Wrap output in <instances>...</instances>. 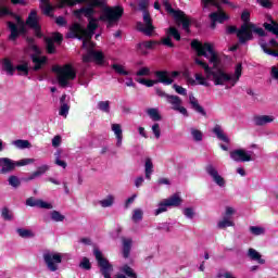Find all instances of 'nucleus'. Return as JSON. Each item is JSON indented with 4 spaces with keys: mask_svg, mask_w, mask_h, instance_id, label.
<instances>
[{
    "mask_svg": "<svg viewBox=\"0 0 278 278\" xmlns=\"http://www.w3.org/2000/svg\"><path fill=\"white\" fill-rule=\"evenodd\" d=\"M191 49L197 51L198 55H203L206 58L213 67H210L207 63L201 61L200 59H195V64L201 66L204 70L203 74H195V80L188 76V72H185V77H187L189 84L191 86H205L206 88L210 87V81H213L214 86H226V89L233 88L239 81L240 77H242V63H238L235 66L233 74H227L226 72L220 68V56L214 50V45L210 42L201 43L198 40L191 41ZM208 79V81H207Z\"/></svg>",
    "mask_w": 278,
    "mask_h": 278,
    "instance_id": "nucleus-1",
    "label": "nucleus"
},
{
    "mask_svg": "<svg viewBox=\"0 0 278 278\" xmlns=\"http://www.w3.org/2000/svg\"><path fill=\"white\" fill-rule=\"evenodd\" d=\"M74 15L76 18H81V16H86L89 20L87 29L81 28V25L78 23L73 24L70 27V34L67 35L68 38H78L83 40V47H92V37L94 36V31L97 27H99V20L92 17L94 15V8H81L74 11Z\"/></svg>",
    "mask_w": 278,
    "mask_h": 278,
    "instance_id": "nucleus-2",
    "label": "nucleus"
},
{
    "mask_svg": "<svg viewBox=\"0 0 278 278\" xmlns=\"http://www.w3.org/2000/svg\"><path fill=\"white\" fill-rule=\"evenodd\" d=\"M156 80H151L147 78H138V84L147 86V88H153L155 84H164V86H170L174 79L179 77V72H167V71H156L155 72Z\"/></svg>",
    "mask_w": 278,
    "mask_h": 278,
    "instance_id": "nucleus-3",
    "label": "nucleus"
},
{
    "mask_svg": "<svg viewBox=\"0 0 278 278\" xmlns=\"http://www.w3.org/2000/svg\"><path fill=\"white\" fill-rule=\"evenodd\" d=\"M250 29L254 31V34H257V36H261L260 39V47L266 53L267 55H271L273 58L278 56V43L275 41V39H266V30L264 28H255V26L251 25Z\"/></svg>",
    "mask_w": 278,
    "mask_h": 278,
    "instance_id": "nucleus-4",
    "label": "nucleus"
},
{
    "mask_svg": "<svg viewBox=\"0 0 278 278\" xmlns=\"http://www.w3.org/2000/svg\"><path fill=\"white\" fill-rule=\"evenodd\" d=\"M54 73L58 75L59 85L62 88H66L71 85V81L77 77V73L71 65L55 66L53 67Z\"/></svg>",
    "mask_w": 278,
    "mask_h": 278,
    "instance_id": "nucleus-5",
    "label": "nucleus"
},
{
    "mask_svg": "<svg viewBox=\"0 0 278 278\" xmlns=\"http://www.w3.org/2000/svg\"><path fill=\"white\" fill-rule=\"evenodd\" d=\"M140 10H143V23L138 22L137 23V29L138 31H142L146 36H151L153 34V22L151 20V15L149 14V11H147V8H149V0H141L139 2Z\"/></svg>",
    "mask_w": 278,
    "mask_h": 278,
    "instance_id": "nucleus-6",
    "label": "nucleus"
},
{
    "mask_svg": "<svg viewBox=\"0 0 278 278\" xmlns=\"http://www.w3.org/2000/svg\"><path fill=\"white\" fill-rule=\"evenodd\" d=\"M251 18V13L249 11H243L241 14V20L243 21V25L237 33V38L241 45L248 42V40H253V33L251 31V25H249V21Z\"/></svg>",
    "mask_w": 278,
    "mask_h": 278,
    "instance_id": "nucleus-7",
    "label": "nucleus"
},
{
    "mask_svg": "<svg viewBox=\"0 0 278 278\" xmlns=\"http://www.w3.org/2000/svg\"><path fill=\"white\" fill-rule=\"evenodd\" d=\"M93 255L98 262L101 275L104 278H112V273H114V266L110 263V261L103 257V253L100 252V250L97 248L93 250Z\"/></svg>",
    "mask_w": 278,
    "mask_h": 278,
    "instance_id": "nucleus-8",
    "label": "nucleus"
},
{
    "mask_svg": "<svg viewBox=\"0 0 278 278\" xmlns=\"http://www.w3.org/2000/svg\"><path fill=\"white\" fill-rule=\"evenodd\" d=\"M123 16V8L115 7L110 8L105 7L103 9L102 16L99 17V21H105L108 24V27H112L114 23H117V21Z\"/></svg>",
    "mask_w": 278,
    "mask_h": 278,
    "instance_id": "nucleus-9",
    "label": "nucleus"
},
{
    "mask_svg": "<svg viewBox=\"0 0 278 278\" xmlns=\"http://www.w3.org/2000/svg\"><path fill=\"white\" fill-rule=\"evenodd\" d=\"M43 262L51 273H55L60 264H62V254L55 252H47L43 254Z\"/></svg>",
    "mask_w": 278,
    "mask_h": 278,
    "instance_id": "nucleus-10",
    "label": "nucleus"
},
{
    "mask_svg": "<svg viewBox=\"0 0 278 278\" xmlns=\"http://www.w3.org/2000/svg\"><path fill=\"white\" fill-rule=\"evenodd\" d=\"M83 49H87V54L83 56V62H97V64H103V52L94 51L93 42H91V46L87 45V47H83Z\"/></svg>",
    "mask_w": 278,
    "mask_h": 278,
    "instance_id": "nucleus-11",
    "label": "nucleus"
},
{
    "mask_svg": "<svg viewBox=\"0 0 278 278\" xmlns=\"http://www.w3.org/2000/svg\"><path fill=\"white\" fill-rule=\"evenodd\" d=\"M165 9L169 14H173L177 21V23L182 24V29L185 31H190V18L184 13V11H176L173 9V7L169 4L165 5Z\"/></svg>",
    "mask_w": 278,
    "mask_h": 278,
    "instance_id": "nucleus-12",
    "label": "nucleus"
},
{
    "mask_svg": "<svg viewBox=\"0 0 278 278\" xmlns=\"http://www.w3.org/2000/svg\"><path fill=\"white\" fill-rule=\"evenodd\" d=\"M253 151H245L244 149H237L230 152V157L233 162H251L253 159Z\"/></svg>",
    "mask_w": 278,
    "mask_h": 278,
    "instance_id": "nucleus-13",
    "label": "nucleus"
},
{
    "mask_svg": "<svg viewBox=\"0 0 278 278\" xmlns=\"http://www.w3.org/2000/svg\"><path fill=\"white\" fill-rule=\"evenodd\" d=\"M206 173L207 175H210V177H212L214 184H216V186H218L219 188H225V186H227V181L223 176H220V174H218V169H216L214 165H207Z\"/></svg>",
    "mask_w": 278,
    "mask_h": 278,
    "instance_id": "nucleus-14",
    "label": "nucleus"
},
{
    "mask_svg": "<svg viewBox=\"0 0 278 278\" xmlns=\"http://www.w3.org/2000/svg\"><path fill=\"white\" fill-rule=\"evenodd\" d=\"M166 101L172 105V110H175L176 112H179L182 114V116H188V110L186 108L181 106V98L178 96H166Z\"/></svg>",
    "mask_w": 278,
    "mask_h": 278,
    "instance_id": "nucleus-15",
    "label": "nucleus"
},
{
    "mask_svg": "<svg viewBox=\"0 0 278 278\" xmlns=\"http://www.w3.org/2000/svg\"><path fill=\"white\" fill-rule=\"evenodd\" d=\"M26 25L34 29L38 38L42 37V33H40V25L38 24V13L36 12V10L30 11L26 20Z\"/></svg>",
    "mask_w": 278,
    "mask_h": 278,
    "instance_id": "nucleus-16",
    "label": "nucleus"
},
{
    "mask_svg": "<svg viewBox=\"0 0 278 278\" xmlns=\"http://www.w3.org/2000/svg\"><path fill=\"white\" fill-rule=\"evenodd\" d=\"M0 166H2L0 169L1 175H8L16 170V161L9 157H0Z\"/></svg>",
    "mask_w": 278,
    "mask_h": 278,
    "instance_id": "nucleus-17",
    "label": "nucleus"
},
{
    "mask_svg": "<svg viewBox=\"0 0 278 278\" xmlns=\"http://www.w3.org/2000/svg\"><path fill=\"white\" fill-rule=\"evenodd\" d=\"M210 18L212 21L211 27L212 29H215L216 23H225V21H229V15L225 14L223 11H218L211 13Z\"/></svg>",
    "mask_w": 278,
    "mask_h": 278,
    "instance_id": "nucleus-18",
    "label": "nucleus"
},
{
    "mask_svg": "<svg viewBox=\"0 0 278 278\" xmlns=\"http://www.w3.org/2000/svg\"><path fill=\"white\" fill-rule=\"evenodd\" d=\"M53 42H58V45L62 42V35H60V33H55L52 37L46 38V47H47L48 53L55 52V43Z\"/></svg>",
    "mask_w": 278,
    "mask_h": 278,
    "instance_id": "nucleus-19",
    "label": "nucleus"
},
{
    "mask_svg": "<svg viewBox=\"0 0 278 278\" xmlns=\"http://www.w3.org/2000/svg\"><path fill=\"white\" fill-rule=\"evenodd\" d=\"M111 131H113L116 138V147L121 149L123 147V126L121 124H112Z\"/></svg>",
    "mask_w": 278,
    "mask_h": 278,
    "instance_id": "nucleus-20",
    "label": "nucleus"
},
{
    "mask_svg": "<svg viewBox=\"0 0 278 278\" xmlns=\"http://www.w3.org/2000/svg\"><path fill=\"white\" fill-rule=\"evenodd\" d=\"M253 121L257 127H264V125L275 123V116L274 115H256L254 116Z\"/></svg>",
    "mask_w": 278,
    "mask_h": 278,
    "instance_id": "nucleus-21",
    "label": "nucleus"
},
{
    "mask_svg": "<svg viewBox=\"0 0 278 278\" xmlns=\"http://www.w3.org/2000/svg\"><path fill=\"white\" fill-rule=\"evenodd\" d=\"M119 270L123 274H117L116 278H138V274L129 265L122 266Z\"/></svg>",
    "mask_w": 278,
    "mask_h": 278,
    "instance_id": "nucleus-22",
    "label": "nucleus"
},
{
    "mask_svg": "<svg viewBox=\"0 0 278 278\" xmlns=\"http://www.w3.org/2000/svg\"><path fill=\"white\" fill-rule=\"evenodd\" d=\"M189 103L194 112H198V114H201L202 116H206L207 113L205 112V109L199 104V100H197L193 94L189 96Z\"/></svg>",
    "mask_w": 278,
    "mask_h": 278,
    "instance_id": "nucleus-23",
    "label": "nucleus"
},
{
    "mask_svg": "<svg viewBox=\"0 0 278 278\" xmlns=\"http://www.w3.org/2000/svg\"><path fill=\"white\" fill-rule=\"evenodd\" d=\"M213 134H215L216 138H218L222 142H226L227 144H229V137L225 135V130H223L222 125H215L213 128Z\"/></svg>",
    "mask_w": 278,
    "mask_h": 278,
    "instance_id": "nucleus-24",
    "label": "nucleus"
},
{
    "mask_svg": "<svg viewBox=\"0 0 278 278\" xmlns=\"http://www.w3.org/2000/svg\"><path fill=\"white\" fill-rule=\"evenodd\" d=\"M248 257L257 264H266V260L262 258V254L257 250L250 248L248 250Z\"/></svg>",
    "mask_w": 278,
    "mask_h": 278,
    "instance_id": "nucleus-25",
    "label": "nucleus"
},
{
    "mask_svg": "<svg viewBox=\"0 0 278 278\" xmlns=\"http://www.w3.org/2000/svg\"><path fill=\"white\" fill-rule=\"evenodd\" d=\"M2 71L7 73V75H14V71H16V67H14V64H12V61L8 58L2 60Z\"/></svg>",
    "mask_w": 278,
    "mask_h": 278,
    "instance_id": "nucleus-26",
    "label": "nucleus"
},
{
    "mask_svg": "<svg viewBox=\"0 0 278 278\" xmlns=\"http://www.w3.org/2000/svg\"><path fill=\"white\" fill-rule=\"evenodd\" d=\"M122 242H123V257L127 258L129 257V253H131V244L134 241L131 240V238H123Z\"/></svg>",
    "mask_w": 278,
    "mask_h": 278,
    "instance_id": "nucleus-27",
    "label": "nucleus"
},
{
    "mask_svg": "<svg viewBox=\"0 0 278 278\" xmlns=\"http://www.w3.org/2000/svg\"><path fill=\"white\" fill-rule=\"evenodd\" d=\"M31 60L35 64L33 67V71H40L45 64H47V58L46 56H38V55H33Z\"/></svg>",
    "mask_w": 278,
    "mask_h": 278,
    "instance_id": "nucleus-28",
    "label": "nucleus"
},
{
    "mask_svg": "<svg viewBox=\"0 0 278 278\" xmlns=\"http://www.w3.org/2000/svg\"><path fill=\"white\" fill-rule=\"evenodd\" d=\"M165 202L167 203L168 207H179V205H181L182 200L179 197V194L175 193L168 199H165Z\"/></svg>",
    "mask_w": 278,
    "mask_h": 278,
    "instance_id": "nucleus-29",
    "label": "nucleus"
},
{
    "mask_svg": "<svg viewBox=\"0 0 278 278\" xmlns=\"http://www.w3.org/2000/svg\"><path fill=\"white\" fill-rule=\"evenodd\" d=\"M263 27L266 29V31H270V34L278 36V23L274 20H269V23L265 22Z\"/></svg>",
    "mask_w": 278,
    "mask_h": 278,
    "instance_id": "nucleus-30",
    "label": "nucleus"
},
{
    "mask_svg": "<svg viewBox=\"0 0 278 278\" xmlns=\"http://www.w3.org/2000/svg\"><path fill=\"white\" fill-rule=\"evenodd\" d=\"M11 144H13V147H15L16 149H31V143L29 142V140H25V139H17L11 142Z\"/></svg>",
    "mask_w": 278,
    "mask_h": 278,
    "instance_id": "nucleus-31",
    "label": "nucleus"
},
{
    "mask_svg": "<svg viewBox=\"0 0 278 278\" xmlns=\"http://www.w3.org/2000/svg\"><path fill=\"white\" fill-rule=\"evenodd\" d=\"M202 1L204 4V8H207L208 5H216L218 8L220 3H225L226 5H230V8H233V4L228 0H202Z\"/></svg>",
    "mask_w": 278,
    "mask_h": 278,
    "instance_id": "nucleus-32",
    "label": "nucleus"
},
{
    "mask_svg": "<svg viewBox=\"0 0 278 278\" xmlns=\"http://www.w3.org/2000/svg\"><path fill=\"white\" fill-rule=\"evenodd\" d=\"M39 1H40V8L43 14H46V16H51V12L53 10V5H51V2H49V0H39Z\"/></svg>",
    "mask_w": 278,
    "mask_h": 278,
    "instance_id": "nucleus-33",
    "label": "nucleus"
},
{
    "mask_svg": "<svg viewBox=\"0 0 278 278\" xmlns=\"http://www.w3.org/2000/svg\"><path fill=\"white\" fill-rule=\"evenodd\" d=\"M144 173H146V179L151 181V175H153V161H151V159L146 160Z\"/></svg>",
    "mask_w": 278,
    "mask_h": 278,
    "instance_id": "nucleus-34",
    "label": "nucleus"
},
{
    "mask_svg": "<svg viewBox=\"0 0 278 278\" xmlns=\"http://www.w3.org/2000/svg\"><path fill=\"white\" fill-rule=\"evenodd\" d=\"M8 27L11 31V35L9 36V38L11 40H16L18 38V26H16V24L12 23V22H8Z\"/></svg>",
    "mask_w": 278,
    "mask_h": 278,
    "instance_id": "nucleus-35",
    "label": "nucleus"
},
{
    "mask_svg": "<svg viewBox=\"0 0 278 278\" xmlns=\"http://www.w3.org/2000/svg\"><path fill=\"white\" fill-rule=\"evenodd\" d=\"M15 71H17L20 75L27 77V75H29V64L27 62H23L15 66Z\"/></svg>",
    "mask_w": 278,
    "mask_h": 278,
    "instance_id": "nucleus-36",
    "label": "nucleus"
},
{
    "mask_svg": "<svg viewBox=\"0 0 278 278\" xmlns=\"http://www.w3.org/2000/svg\"><path fill=\"white\" fill-rule=\"evenodd\" d=\"M168 204L166 200H163L159 203L157 208L153 211L154 216H160V214H164V212H167Z\"/></svg>",
    "mask_w": 278,
    "mask_h": 278,
    "instance_id": "nucleus-37",
    "label": "nucleus"
},
{
    "mask_svg": "<svg viewBox=\"0 0 278 278\" xmlns=\"http://www.w3.org/2000/svg\"><path fill=\"white\" fill-rule=\"evenodd\" d=\"M227 227H236V223L222 217V219L217 222V229H227Z\"/></svg>",
    "mask_w": 278,
    "mask_h": 278,
    "instance_id": "nucleus-38",
    "label": "nucleus"
},
{
    "mask_svg": "<svg viewBox=\"0 0 278 278\" xmlns=\"http://www.w3.org/2000/svg\"><path fill=\"white\" fill-rule=\"evenodd\" d=\"M99 205H101V207H112L114 205V195L109 194L103 200H100Z\"/></svg>",
    "mask_w": 278,
    "mask_h": 278,
    "instance_id": "nucleus-39",
    "label": "nucleus"
},
{
    "mask_svg": "<svg viewBox=\"0 0 278 278\" xmlns=\"http://www.w3.org/2000/svg\"><path fill=\"white\" fill-rule=\"evenodd\" d=\"M249 231L252 236H264L266 233V228L262 226H250Z\"/></svg>",
    "mask_w": 278,
    "mask_h": 278,
    "instance_id": "nucleus-40",
    "label": "nucleus"
},
{
    "mask_svg": "<svg viewBox=\"0 0 278 278\" xmlns=\"http://www.w3.org/2000/svg\"><path fill=\"white\" fill-rule=\"evenodd\" d=\"M147 114L154 122L162 121V115H160V111L157 109H148Z\"/></svg>",
    "mask_w": 278,
    "mask_h": 278,
    "instance_id": "nucleus-41",
    "label": "nucleus"
},
{
    "mask_svg": "<svg viewBox=\"0 0 278 278\" xmlns=\"http://www.w3.org/2000/svg\"><path fill=\"white\" fill-rule=\"evenodd\" d=\"M111 68H113V71L117 74V75H123V76H127L129 75V73L127 72V70H125V66L115 63L111 66Z\"/></svg>",
    "mask_w": 278,
    "mask_h": 278,
    "instance_id": "nucleus-42",
    "label": "nucleus"
},
{
    "mask_svg": "<svg viewBox=\"0 0 278 278\" xmlns=\"http://www.w3.org/2000/svg\"><path fill=\"white\" fill-rule=\"evenodd\" d=\"M1 216L3 220H14V214L7 206L1 208Z\"/></svg>",
    "mask_w": 278,
    "mask_h": 278,
    "instance_id": "nucleus-43",
    "label": "nucleus"
},
{
    "mask_svg": "<svg viewBox=\"0 0 278 278\" xmlns=\"http://www.w3.org/2000/svg\"><path fill=\"white\" fill-rule=\"evenodd\" d=\"M233 214H236V208L231 206H226V211L223 214V217L225 220H233Z\"/></svg>",
    "mask_w": 278,
    "mask_h": 278,
    "instance_id": "nucleus-44",
    "label": "nucleus"
},
{
    "mask_svg": "<svg viewBox=\"0 0 278 278\" xmlns=\"http://www.w3.org/2000/svg\"><path fill=\"white\" fill-rule=\"evenodd\" d=\"M51 219L54 223H63L64 218H66L64 215H62L59 211H52L50 213Z\"/></svg>",
    "mask_w": 278,
    "mask_h": 278,
    "instance_id": "nucleus-45",
    "label": "nucleus"
},
{
    "mask_svg": "<svg viewBox=\"0 0 278 278\" xmlns=\"http://www.w3.org/2000/svg\"><path fill=\"white\" fill-rule=\"evenodd\" d=\"M142 216H144V212H142V208H136L132 212V220L134 223H140V220H142Z\"/></svg>",
    "mask_w": 278,
    "mask_h": 278,
    "instance_id": "nucleus-46",
    "label": "nucleus"
},
{
    "mask_svg": "<svg viewBox=\"0 0 278 278\" xmlns=\"http://www.w3.org/2000/svg\"><path fill=\"white\" fill-rule=\"evenodd\" d=\"M17 233L20 238H34V232L25 228H17Z\"/></svg>",
    "mask_w": 278,
    "mask_h": 278,
    "instance_id": "nucleus-47",
    "label": "nucleus"
},
{
    "mask_svg": "<svg viewBox=\"0 0 278 278\" xmlns=\"http://www.w3.org/2000/svg\"><path fill=\"white\" fill-rule=\"evenodd\" d=\"M9 181V186H11L12 188H18L21 186V178H18L17 176L11 175L8 178Z\"/></svg>",
    "mask_w": 278,
    "mask_h": 278,
    "instance_id": "nucleus-48",
    "label": "nucleus"
},
{
    "mask_svg": "<svg viewBox=\"0 0 278 278\" xmlns=\"http://www.w3.org/2000/svg\"><path fill=\"white\" fill-rule=\"evenodd\" d=\"M167 36L175 38L177 41L181 40V35L179 34V30L175 27H169L167 29Z\"/></svg>",
    "mask_w": 278,
    "mask_h": 278,
    "instance_id": "nucleus-49",
    "label": "nucleus"
},
{
    "mask_svg": "<svg viewBox=\"0 0 278 278\" xmlns=\"http://www.w3.org/2000/svg\"><path fill=\"white\" fill-rule=\"evenodd\" d=\"M155 45H157L156 41L150 40V41H143L141 43H138L137 49L139 51H142V47H144L146 49H153V47H155Z\"/></svg>",
    "mask_w": 278,
    "mask_h": 278,
    "instance_id": "nucleus-50",
    "label": "nucleus"
},
{
    "mask_svg": "<svg viewBox=\"0 0 278 278\" xmlns=\"http://www.w3.org/2000/svg\"><path fill=\"white\" fill-rule=\"evenodd\" d=\"M191 136L195 142H201V140H203V132L197 128H191Z\"/></svg>",
    "mask_w": 278,
    "mask_h": 278,
    "instance_id": "nucleus-51",
    "label": "nucleus"
},
{
    "mask_svg": "<svg viewBox=\"0 0 278 278\" xmlns=\"http://www.w3.org/2000/svg\"><path fill=\"white\" fill-rule=\"evenodd\" d=\"M61 5H77V3H88V0H58Z\"/></svg>",
    "mask_w": 278,
    "mask_h": 278,
    "instance_id": "nucleus-52",
    "label": "nucleus"
},
{
    "mask_svg": "<svg viewBox=\"0 0 278 278\" xmlns=\"http://www.w3.org/2000/svg\"><path fill=\"white\" fill-rule=\"evenodd\" d=\"M98 110H100L101 112H105L106 114H110V101L98 102Z\"/></svg>",
    "mask_w": 278,
    "mask_h": 278,
    "instance_id": "nucleus-53",
    "label": "nucleus"
},
{
    "mask_svg": "<svg viewBox=\"0 0 278 278\" xmlns=\"http://www.w3.org/2000/svg\"><path fill=\"white\" fill-rule=\"evenodd\" d=\"M70 110H71V106H68V104H66V103H63V104H61V108L59 110V115L66 118L68 116Z\"/></svg>",
    "mask_w": 278,
    "mask_h": 278,
    "instance_id": "nucleus-54",
    "label": "nucleus"
},
{
    "mask_svg": "<svg viewBox=\"0 0 278 278\" xmlns=\"http://www.w3.org/2000/svg\"><path fill=\"white\" fill-rule=\"evenodd\" d=\"M36 159H22L20 161H15L16 167L17 166H28V164H34Z\"/></svg>",
    "mask_w": 278,
    "mask_h": 278,
    "instance_id": "nucleus-55",
    "label": "nucleus"
},
{
    "mask_svg": "<svg viewBox=\"0 0 278 278\" xmlns=\"http://www.w3.org/2000/svg\"><path fill=\"white\" fill-rule=\"evenodd\" d=\"M137 77H149L151 75V68L149 67H141L137 73Z\"/></svg>",
    "mask_w": 278,
    "mask_h": 278,
    "instance_id": "nucleus-56",
    "label": "nucleus"
},
{
    "mask_svg": "<svg viewBox=\"0 0 278 278\" xmlns=\"http://www.w3.org/2000/svg\"><path fill=\"white\" fill-rule=\"evenodd\" d=\"M50 168L51 167L49 165L45 164L37 167V170H35V173L37 174V176L42 177V175H45V173H48Z\"/></svg>",
    "mask_w": 278,
    "mask_h": 278,
    "instance_id": "nucleus-57",
    "label": "nucleus"
},
{
    "mask_svg": "<svg viewBox=\"0 0 278 278\" xmlns=\"http://www.w3.org/2000/svg\"><path fill=\"white\" fill-rule=\"evenodd\" d=\"M152 134L156 138V140H160V137L162 136V129L160 128V124H154L152 126Z\"/></svg>",
    "mask_w": 278,
    "mask_h": 278,
    "instance_id": "nucleus-58",
    "label": "nucleus"
},
{
    "mask_svg": "<svg viewBox=\"0 0 278 278\" xmlns=\"http://www.w3.org/2000/svg\"><path fill=\"white\" fill-rule=\"evenodd\" d=\"M37 207H40L41 210H53V204L38 200Z\"/></svg>",
    "mask_w": 278,
    "mask_h": 278,
    "instance_id": "nucleus-59",
    "label": "nucleus"
},
{
    "mask_svg": "<svg viewBox=\"0 0 278 278\" xmlns=\"http://www.w3.org/2000/svg\"><path fill=\"white\" fill-rule=\"evenodd\" d=\"M157 231H165L168 233L170 231V224L168 223H161L156 226Z\"/></svg>",
    "mask_w": 278,
    "mask_h": 278,
    "instance_id": "nucleus-60",
    "label": "nucleus"
},
{
    "mask_svg": "<svg viewBox=\"0 0 278 278\" xmlns=\"http://www.w3.org/2000/svg\"><path fill=\"white\" fill-rule=\"evenodd\" d=\"M182 214L184 216H186V218L192 219L194 218V208L192 207L184 208Z\"/></svg>",
    "mask_w": 278,
    "mask_h": 278,
    "instance_id": "nucleus-61",
    "label": "nucleus"
},
{
    "mask_svg": "<svg viewBox=\"0 0 278 278\" xmlns=\"http://www.w3.org/2000/svg\"><path fill=\"white\" fill-rule=\"evenodd\" d=\"M174 90H176L177 94H181L182 97H186L188 94V90L179 85H173Z\"/></svg>",
    "mask_w": 278,
    "mask_h": 278,
    "instance_id": "nucleus-62",
    "label": "nucleus"
},
{
    "mask_svg": "<svg viewBox=\"0 0 278 278\" xmlns=\"http://www.w3.org/2000/svg\"><path fill=\"white\" fill-rule=\"evenodd\" d=\"M80 268H84L85 270H90L91 265H90V260L88 257H84L83 261L79 264Z\"/></svg>",
    "mask_w": 278,
    "mask_h": 278,
    "instance_id": "nucleus-63",
    "label": "nucleus"
},
{
    "mask_svg": "<svg viewBox=\"0 0 278 278\" xmlns=\"http://www.w3.org/2000/svg\"><path fill=\"white\" fill-rule=\"evenodd\" d=\"M55 164L56 166H61V168H66L67 164L60 159V152L55 153Z\"/></svg>",
    "mask_w": 278,
    "mask_h": 278,
    "instance_id": "nucleus-64",
    "label": "nucleus"
}]
</instances>
